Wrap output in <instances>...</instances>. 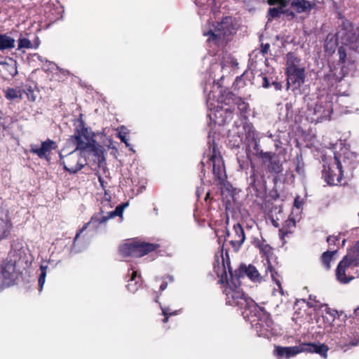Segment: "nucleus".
Returning a JSON list of instances; mask_svg holds the SVG:
<instances>
[{
  "label": "nucleus",
  "instance_id": "6ab92c4d",
  "mask_svg": "<svg viewBox=\"0 0 359 359\" xmlns=\"http://www.w3.org/2000/svg\"><path fill=\"white\" fill-rule=\"evenodd\" d=\"M13 229V224L8 212L0 210V241L8 239Z\"/></svg>",
  "mask_w": 359,
  "mask_h": 359
},
{
  "label": "nucleus",
  "instance_id": "c03bdc74",
  "mask_svg": "<svg viewBox=\"0 0 359 359\" xmlns=\"http://www.w3.org/2000/svg\"><path fill=\"white\" fill-rule=\"evenodd\" d=\"M255 328L257 329L259 333V336L264 334V332L268 331L267 327H264L262 320L261 319H258L257 322L255 324Z\"/></svg>",
  "mask_w": 359,
  "mask_h": 359
},
{
  "label": "nucleus",
  "instance_id": "680f3d73",
  "mask_svg": "<svg viewBox=\"0 0 359 359\" xmlns=\"http://www.w3.org/2000/svg\"><path fill=\"white\" fill-rule=\"evenodd\" d=\"M273 225L275 226V227H278L279 226L278 223L276 221H273Z\"/></svg>",
  "mask_w": 359,
  "mask_h": 359
},
{
  "label": "nucleus",
  "instance_id": "6e6552de",
  "mask_svg": "<svg viewBox=\"0 0 359 359\" xmlns=\"http://www.w3.org/2000/svg\"><path fill=\"white\" fill-rule=\"evenodd\" d=\"M208 160L206 163L212 165V172L215 180L218 181L220 185L224 184L226 180L225 168L222 157L217 147V144L213 141L212 145L209 146V151L207 154Z\"/></svg>",
  "mask_w": 359,
  "mask_h": 359
},
{
  "label": "nucleus",
  "instance_id": "f3484780",
  "mask_svg": "<svg viewBox=\"0 0 359 359\" xmlns=\"http://www.w3.org/2000/svg\"><path fill=\"white\" fill-rule=\"evenodd\" d=\"M287 76V89L290 86L294 88H299L305 81V67L297 68L291 70H285Z\"/></svg>",
  "mask_w": 359,
  "mask_h": 359
},
{
  "label": "nucleus",
  "instance_id": "b1692460",
  "mask_svg": "<svg viewBox=\"0 0 359 359\" xmlns=\"http://www.w3.org/2000/svg\"><path fill=\"white\" fill-rule=\"evenodd\" d=\"M304 352L316 353L324 358L327 357L328 346L325 344L302 343Z\"/></svg>",
  "mask_w": 359,
  "mask_h": 359
},
{
  "label": "nucleus",
  "instance_id": "bb28decb",
  "mask_svg": "<svg viewBox=\"0 0 359 359\" xmlns=\"http://www.w3.org/2000/svg\"><path fill=\"white\" fill-rule=\"evenodd\" d=\"M338 41H339L335 35L332 34H328L325 40L324 50L328 56H332L338 46Z\"/></svg>",
  "mask_w": 359,
  "mask_h": 359
},
{
  "label": "nucleus",
  "instance_id": "e2e57ef3",
  "mask_svg": "<svg viewBox=\"0 0 359 359\" xmlns=\"http://www.w3.org/2000/svg\"><path fill=\"white\" fill-rule=\"evenodd\" d=\"M283 2H285V7L288 5L289 4V0H281Z\"/></svg>",
  "mask_w": 359,
  "mask_h": 359
},
{
  "label": "nucleus",
  "instance_id": "7ed1b4c3",
  "mask_svg": "<svg viewBox=\"0 0 359 359\" xmlns=\"http://www.w3.org/2000/svg\"><path fill=\"white\" fill-rule=\"evenodd\" d=\"M236 95L231 91L224 90L217 99V110L215 114V122L219 125H224L233 118L235 111Z\"/></svg>",
  "mask_w": 359,
  "mask_h": 359
},
{
  "label": "nucleus",
  "instance_id": "0e129e2a",
  "mask_svg": "<svg viewBox=\"0 0 359 359\" xmlns=\"http://www.w3.org/2000/svg\"><path fill=\"white\" fill-rule=\"evenodd\" d=\"M166 279H168L170 282H172L173 281V278L172 277H170V276H168L166 278Z\"/></svg>",
  "mask_w": 359,
  "mask_h": 359
},
{
  "label": "nucleus",
  "instance_id": "a211bd4d",
  "mask_svg": "<svg viewBox=\"0 0 359 359\" xmlns=\"http://www.w3.org/2000/svg\"><path fill=\"white\" fill-rule=\"evenodd\" d=\"M56 148V143L53 140L48 139L42 142L40 147L36 145H32L30 152L36 154L40 158L48 159L53 149Z\"/></svg>",
  "mask_w": 359,
  "mask_h": 359
},
{
  "label": "nucleus",
  "instance_id": "39448f33",
  "mask_svg": "<svg viewBox=\"0 0 359 359\" xmlns=\"http://www.w3.org/2000/svg\"><path fill=\"white\" fill-rule=\"evenodd\" d=\"M337 36L342 45L359 55V27H355L351 22L344 20Z\"/></svg>",
  "mask_w": 359,
  "mask_h": 359
},
{
  "label": "nucleus",
  "instance_id": "7c9ffc66",
  "mask_svg": "<svg viewBox=\"0 0 359 359\" xmlns=\"http://www.w3.org/2000/svg\"><path fill=\"white\" fill-rule=\"evenodd\" d=\"M355 266H359V241L350 249L344 257Z\"/></svg>",
  "mask_w": 359,
  "mask_h": 359
},
{
  "label": "nucleus",
  "instance_id": "5701e85b",
  "mask_svg": "<svg viewBox=\"0 0 359 359\" xmlns=\"http://www.w3.org/2000/svg\"><path fill=\"white\" fill-rule=\"evenodd\" d=\"M119 254L123 258L129 257H137V245L136 240L133 239L127 243L121 244L118 247Z\"/></svg>",
  "mask_w": 359,
  "mask_h": 359
},
{
  "label": "nucleus",
  "instance_id": "aec40b11",
  "mask_svg": "<svg viewBox=\"0 0 359 359\" xmlns=\"http://www.w3.org/2000/svg\"><path fill=\"white\" fill-rule=\"evenodd\" d=\"M303 344H300L299 346H276L274 350V354L278 358H282L283 357L290 358L294 357L296 355L304 352Z\"/></svg>",
  "mask_w": 359,
  "mask_h": 359
},
{
  "label": "nucleus",
  "instance_id": "bf43d9fd",
  "mask_svg": "<svg viewBox=\"0 0 359 359\" xmlns=\"http://www.w3.org/2000/svg\"><path fill=\"white\" fill-rule=\"evenodd\" d=\"M271 85L274 87V88L277 90H281L282 88V85L280 83L275 81H273Z\"/></svg>",
  "mask_w": 359,
  "mask_h": 359
},
{
  "label": "nucleus",
  "instance_id": "c756f323",
  "mask_svg": "<svg viewBox=\"0 0 359 359\" xmlns=\"http://www.w3.org/2000/svg\"><path fill=\"white\" fill-rule=\"evenodd\" d=\"M15 46V40L8 34H0V51L12 50Z\"/></svg>",
  "mask_w": 359,
  "mask_h": 359
},
{
  "label": "nucleus",
  "instance_id": "338daca9",
  "mask_svg": "<svg viewBox=\"0 0 359 359\" xmlns=\"http://www.w3.org/2000/svg\"><path fill=\"white\" fill-rule=\"evenodd\" d=\"M158 299H159V296L157 295L156 297L155 298V300H154L155 302L158 303Z\"/></svg>",
  "mask_w": 359,
  "mask_h": 359
},
{
  "label": "nucleus",
  "instance_id": "0eeeda50",
  "mask_svg": "<svg viewBox=\"0 0 359 359\" xmlns=\"http://www.w3.org/2000/svg\"><path fill=\"white\" fill-rule=\"evenodd\" d=\"M236 25L233 19L230 16L223 18L222 20L217 23L215 30H210L204 35H209L208 41L214 42L215 45L219 46L221 41H228L230 37L236 33Z\"/></svg>",
  "mask_w": 359,
  "mask_h": 359
},
{
  "label": "nucleus",
  "instance_id": "052dcab7",
  "mask_svg": "<svg viewBox=\"0 0 359 359\" xmlns=\"http://www.w3.org/2000/svg\"><path fill=\"white\" fill-rule=\"evenodd\" d=\"M61 74H62L64 76H67L69 74V72L68 71L62 70L61 71Z\"/></svg>",
  "mask_w": 359,
  "mask_h": 359
},
{
  "label": "nucleus",
  "instance_id": "864d4df0",
  "mask_svg": "<svg viewBox=\"0 0 359 359\" xmlns=\"http://www.w3.org/2000/svg\"><path fill=\"white\" fill-rule=\"evenodd\" d=\"M326 313L330 314L333 318H335L336 316L338 315V312L337 310L332 309L330 308H326L325 309Z\"/></svg>",
  "mask_w": 359,
  "mask_h": 359
},
{
  "label": "nucleus",
  "instance_id": "423d86ee",
  "mask_svg": "<svg viewBox=\"0 0 359 359\" xmlns=\"http://www.w3.org/2000/svg\"><path fill=\"white\" fill-rule=\"evenodd\" d=\"M94 133L86 126L84 121L80 118L76 126L74 134L71 136L72 143L76 146L75 149L86 154L88 148L95 141Z\"/></svg>",
  "mask_w": 359,
  "mask_h": 359
},
{
  "label": "nucleus",
  "instance_id": "cd10ccee",
  "mask_svg": "<svg viewBox=\"0 0 359 359\" xmlns=\"http://www.w3.org/2000/svg\"><path fill=\"white\" fill-rule=\"evenodd\" d=\"M128 275L130 276V278L126 285L127 290L132 293H135L140 287L142 283L137 280V272L136 271L130 269L128 271ZM138 279H140V276H138Z\"/></svg>",
  "mask_w": 359,
  "mask_h": 359
},
{
  "label": "nucleus",
  "instance_id": "e433bc0d",
  "mask_svg": "<svg viewBox=\"0 0 359 359\" xmlns=\"http://www.w3.org/2000/svg\"><path fill=\"white\" fill-rule=\"evenodd\" d=\"M258 248L260 250V252L266 257L267 263L270 262L269 257L272 255L273 248L269 244L266 243L265 241H262L260 243L258 244Z\"/></svg>",
  "mask_w": 359,
  "mask_h": 359
},
{
  "label": "nucleus",
  "instance_id": "20e7f679",
  "mask_svg": "<svg viewBox=\"0 0 359 359\" xmlns=\"http://www.w3.org/2000/svg\"><path fill=\"white\" fill-rule=\"evenodd\" d=\"M128 205V203H121L117 205L114 210L109 212L106 215H104V211L100 208V212L95 213L90 219L89 222L86 223L81 229H80L74 239L73 244H75L76 240L89 226H91L94 229H97L101 225L106 224L110 219L115 217H123L124 209Z\"/></svg>",
  "mask_w": 359,
  "mask_h": 359
},
{
  "label": "nucleus",
  "instance_id": "dca6fc26",
  "mask_svg": "<svg viewBox=\"0 0 359 359\" xmlns=\"http://www.w3.org/2000/svg\"><path fill=\"white\" fill-rule=\"evenodd\" d=\"M248 180V194L256 197H262L264 194L263 189L264 176L258 173L255 168H252Z\"/></svg>",
  "mask_w": 359,
  "mask_h": 359
},
{
  "label": "nucleus",
  "instance_id": "5fc2aeb1",
  "mask_svg": "<svg viewBox=\"0 0 359 359\" xmlns=\"http://www.w3.org/2000/svg\"><path fill=\"white\" fill-rule=\"evenodd\" d=\"M200 165H201V177L203 179V177H205V163L204 161V159H202V161L200 163Z\"/></svg>",
  "mask_w": 359,
  "mask_h": 359
},
{
  "label": "nucleus",
  "instance_id": "c9c22d12",
  "mask_svg": "<svg viewBox=\"0 0 359 359\" xmlns=\"http://www.w3.org/2000/svg\"><path fill=\"white\" fill-rule=\"evenodd\" d=\"M243 128L245 131V138L248 141L256 139V131L252 123L245 122Z\"/></svg>",
  "mask_w": 359,
  "mask_h": 359
},
{
  "label": "nucleus",
  "instance_id": "a18cd8bd",
  "mask_svg": "<svg viewBox=\"0 0 359 359\" xmlns=\"http://www.w3.org/2000/svg\"><path fill=\"white\" fill-rule=\"evenodd\" d=\"M31 42L27 39H22L19 40L18 48H30Z\"/></svg>",
  "mask_w": 359,
  "mask_h": 359
},
{
  "label": "nucleus",
  "instance_id": "393cba45",
  "mask_svg": "<svg viewBox=\"0 0 359 359\" xmlns=\"http://www.w3.org/2000/svg\"><path fill=\"white\" fill-rule=\"evenodd\" d=\"M296 228V222L293 218L286 219L283 226L279 229V236L283 243H286L285 238L292 234Z\"/></svg>",
  "mask_w": 359,
  "mask_h": 359
},
{
  "label": "nucleus",
  "instance_id": "72a5a7b5",
  "mask_svg": "<svg viewBox=\"0 0 359 359\" xmlns=\"http://www.w3.org/2000/svg\"><path fill=\"white\" fill-rule=\"evenodd\" d=\"M4 95L8 100H13L17 98L21 100L22 98V90L13 88H8L4 90Z\"/></svg>",
  "mask_w": 359,
  "mask_h": 359
},
{
  "label": "nucleus",
  "instance_id": "ea45409f",
  "mask_svg": "<svg viewBox=\"0 0 359 359\" xmlns=\"http://www.w3.org/2000/svg\"><path fill=\"white\" fill-rule=\"evenodd\" d=\"M160 304V307L161 309V311H162V314L164 316V318L162 320V322L163 323H167L169 320V318L172 316H176L179 313V312L180 311V310H175L174 311L173 313H170V308L168 307H163L161 304V303H159Z\"/></svg>",
  "mask_w": 359,
  "mask_h": 359
},
{
  "label": "nucleus",
  "instance_id": "ddd939ff",
  "mask_svg": "<svg viewBox=\"0 0 359 359\" xmlns=\"http://www.w3.org/2000/svg\"><path fill=\"white\" fill-rule=\"evenodd\" d=\"M344 69V66H330L328 72L325 74L322 78L323 88L331 90L338 83L341 82L346 75Z\"/></svg>",
  "mask_w": 359,
  "mask_h": 359
},
{
  "label": "nucleus",
  "instance_id": "09e8293b",
  "mask_svg": "<svg viewBox=\"0 0 359 359\" xmlns=\"http://www.w3.org/2000/svg\"><path fill=\"white\" fill-rule=\"evenodd\" d=\"M270 50V44L266 43H262L261 45V53L264 55L269 53Z\"/></svg>",
  "mask_w": 359,
  "mask_h": 359
},
{
  "label": "nucleus",
  "instance_id": "4d7b16f0",
  "mask_svg": "<svg viewBox=\"0 0 359 359\" xmlns=\"http://www.w3.org/2000/svg\"><path fill=\"white\" fill-rule=\"evenodd\" d=\"M262 86L264 88H269L270 86V81L269 80V79L266 77V76H263L262 77Z\"/></svg>",
  "mask_w": 359,
  "mask_h": 359
},
{
  "label": "nucleus",
  "instance_id": "9d476101",
  "mask_svg": "<svg viewBox=\"0 0 359 359\" xmlns=\"http://www.w3.org/2000/svg\"><path fill=\"white\" fill-rule=\"evenodd\" d=\"M60 163L70 174H76L87 164L86 154L76 149L65 156L60 154Z\"/></svg>",
  "mask_w": 359,
  "mask_h": 359
},
{
  "label": "nucleus",
  "instance_id": "2f4dec72",
  "mask_svg": "<svg viewBox=\"0 0 359 359\" xmlns=\"http://www.w3.org/2000/svg\"><path fill=\"white\" fill-rule=\"evenodd\" d=\"M337 252V250H327L324 252L320 257L321 265L325 271H329L331 269V262L334 256Z\"/></svg>",
  "mask_w": 359,
  "mask_h": 359
},
{
  "label": "nucleus",
  "instance_id": "58836bf2",
  "mask_svg": "<svg viewBox=\"0 0 359 359\" xmlns=\"http://www.w3.org/2000/svg\"><path fill=\"white\" fill-rule=\"evenodd\" d=\"M346 47L341 44V46L338 48V55H339V62L342 65L341 66L344 67V64L347 62V52Z\"/></svg>",
  "mask_w": 359,
  "mask_h": 359
},
{
  "label": "nucleus",
  "instance_id": "603ef678",
  "mask_svg": "<svg viewBox=\"0 0 359 359\" xmlns=\"http://www.w3.org/2000/svg\"><path fill=\"white\" fill-rule=\"evenodd\" d=\"M118 137H119V139L121 140V141L122 142L125 143L126 147H129L130 146V144L128 143V140L126 138V133H118Z\"/></svg>",
  "mask_w": 359,
  "mask_h": 359
},
{
  "label": "nucleus",
  "instance_id": "a19ab883",
  "mask_svg": "<svg viewBox=\"0 0 359 359\" xmlns=\"http://www.w3.org/2000/svg\"><path fill=\"white\" fill-rule=\"evenodd\" d=\"M268 266L266 268V272H270L271 276L273 279V280L276 283V285L280 287L281 283L280 280L278 279L279 275L277 271H276L275 269L271 265V262L267 263Z\"/></svg>",
  "mask_w": 359,
  "mask_h": 359
},
{
  "label": "nucleus",
  "instance_id": "473e14b6",
  "mask_svg": "<svg viewBox=\"0 0 359 359\" xmlns=\"http://www.w3.org/2000/svg\"><path fill=\"white\" fill-rule=\"evenodd\" d=\"M291 6L296 8L297 13H302L307 9H311L310 2L306 0H293Z\"/></svg>",
  "mask_w": 359,
  "mask_h": 359
},
{
  "label": "nucleus",
  "instance_id": "49530a36",
  "mask_svg": "<svg viewBox=\"0 0 359 359\" xmlns=\"http://www.w3.org/2000/svg\"><path fill=\"white\" fill-rule=\"evenodd\" d=\"M327 242L330 246L332 245H337V243L339 242V237L334 236H329L327 238Z\"/></svg>",
  "mask_w": 359,
  "mask_h": 359
},
{
  "label": "nucleus",
  "instance_id": "4468645a",
  "mask_svg": "<svg viewBox=\"0 0 359 359\" xmlns=\"http://www.w3.org/2000/svg\"><path fill=\"white\" fill-rule=\"evenodd\" d=\"M355 265L351 263L346 258L339 262L336 269V278L338 281L343 284H347L355 278Z\"/></svg>",
  "mask_w": 359,
  "mask_h": 359
},
{
  "label": "nucleus",
  "instance_id": "4be33fe9",
  "mask_svg": "<svg viewBox=\"0 0 359 359\" xmlns=\"http://www.w3.org/2000/svg\"><path fill=\"white\" fill-rule=\"evenodd\" d=\"M136 240L137 245V257H142L149 253L156 251L160 248V245L157 243H151L143 241L142 240Z\"/></svg>",
  "mask_w": 359,
  "mask_h": 359
},
{
  "label": "nucleus",
  "instance_id": "37998d69",
  "mask_svg": "<svg viewBox=\"0 0 359 359\" xmlns=\"http://www.w3.org/2000/svg\"><path fill=\"white\" fill-rule=\"evenodd\" d=\"M25 93L27 95V99L29 101L34 102L36 100V95L32 86H29L27 87L24 90H22V93Z\"/></svg>",
  "mask_w": 359,
  "mask_h": 359
},
{
  "label": "nucleus",
  "instance_id": "1a4fd4ad",
  "mask_svg": "<svg viewBox=\"0 0 359 359\" xmlns=\"http://www.w3.org/2000/svg\"><path fill=\"white\" fill-rule=\"evenodd\" d=\"M226 226H224V230L215 229V233L216 236L218 237V241L220 242L221 238L224 237V241L228 238L229 239V243L234 249V250L238 251L243 243L245 240V234L244 229L241 224L238 222L233 224V229L231 231H229L226 226L229 223V217L226 218Z\"/></svg>",
  "mask_w": 359,
  "mask_h": 359
},
{
  "label": "nucleus",
  "instance_id": "de8ad7c7",
  "mask_svg": "<svg viewBox=\"0 0 359 359\" xmlns=\"http://www.w3.org/2000/svg\"><path fill=\"white\" fill-rule=\"evenodd\" d=\"M296 172L299 175H304V163H301L299 161H297L296 168H295Z\"/></svg>",
  "mask_w": 359,
  "mask_h": 359
},
{
  "label": "nucleus",
  "instance_id": "79ce46f5",
  "mask_svg": "<svg viewBox=\"0 0 359 359\" xmlns=\"http://www.w3.org/2000/svg\"><path fill=\"white\" fill-rule=\"evenodd\" d=\"M46 268H47L46 266H44L42 265L40 266L41 274H40V276L39 277V280H38L39 290H41V289L44 285V283H45L46 276Z\"/></svg>",
  "mask_w": 359,
  "mask_h": 359
},
{
  "label": "nucleus",
  "instance_id": "3c124183",
  "mask_svg": "<svg viewBox=\"0 0 359 359\" xmlns=\"http://www.w3.org/2000/svg\"><path fill=\"white\" fill-rule=\"evenodd\" d=\"M359 344V335L356 334V336H354L353 339H351L348 341V345L351 346H357Z\"/></svg>",
  "mask_w": 359,
  "mask_h": 359
},
{
  "label": "nucleus",
  "instance_id": "412c9836",
  "mask_svg": "<svg viewBox=\"0 0 359 359\" xmlns=\"http://www.w3.org/2000/svg\"><path fill=\"white\" fill-rule=\"evenodd\" d=\"M86 154H93L95 157L94 161L99 167H101L105 162L104 149L95 140L88 148V150L86 151Z\"/></svg>",
  "mask_w": 359,
  "mask_h": 359
},
{
  "label": "nucleus",
  "instance_id": "774afa93",
  "mask_svg": "<svg viewBox=\"0 0 359 359\" xmlns=\"http://www.w3.org/2000/svg\"><path fill=\"white\" fill-rule=\"evenodd\" d=\"M99 181L101 184H102L103 180L100 177H99Z\"/></svg>",
  "mask_w": 359,
  "mask_h": 359
},
{
  "label": "nucleus",
  "instance_id": "69168bd1",
  "mask_svg": "<svg viewBox=\"0 0 359 359\" xmlns=\"http://www.w3.org/2000/svg\"><path fill=\"white\" fill-rule=\"evenodd\" d=\"M210 197V193H207L206 196H205V200L207 201L208 198Z\"/></svg>",
  "mask_w": 359,
  "mask_h": 359
},
{
  "label": "nucleus",
  "instance_id": "8fccbe9b",
  "mask_svg": "<svg viewBox=\"0 0 359 359\" xmlns=\"http://www.w3.org/2000/svg\"><path fill=\"white\" fill-rule=\"evenodd\" d=\"M268 4L272 5H279V6L285 7V2H283L281 0H268Z\"/></svg>",
  "mask_w": 359,
  "mask_h": 359
},
{
  "label": "nucleus",
  "instance_id": "2eb2a0df",
  "mask_svg": "<svg viewBox=\"0 0 359 359\" xmlns=\"http://www.w3.org/2000/svg\"><path fill=\"white\" fill-rule=\"evenodd\" d=\"M259 157L264 164L266 163V169L267 172L273 175H278L283 171V165L280 156L274 152L259 153Z\"/></svg>",
  "mask_w": 359,
  "mask_h": 359
},
{
  "label": "nucleus",
  "instance_id": "4c0bfd02",
  "mask_svg": "<svg viewBox=\"0 0 359 359\" xmlns=\"http://www.w3.org/2000/svg\"><path fill=\"white\" fill-rule=\"evenodd\" d=\"M285 7L278 6V8H270L268 14L272 18H279L283 13H288L289 10H285Z\"/></svg>",
  "mask_w": 359,
  "mask_h": 359
},
{
  "label": "nucleus",
  "instance_id": "a878e982",
  "mask_svg": "<svg viewBox=\"0 0 359 359\" xmlns=\"http://www.w3.org/2000/svg\"><path fill=\"white\" fill-rule=\"evenodd\" d=\"M285 70H291L297 68H304L302 64V60L298 57L296 53L289 52L285 55Z\"/></svg>",
  "mask_w": 359,
  "mask_h": 359
},
{
  "label": "nucleus",
  "instance_id": "6e6d98bb",
  "mask_svg": "<svg viewBox=\"0 0 359 359\" xmlns=\"http://www.w3.org/2000/svg\"><path fill=\"white\" fill-rule=\"evenodd\" d=\"M286 176L287 177V181L292 182L294 180V175L292 171H286Z\"/></svg>",
  "mask_w": 359,
  "mask_h": 359
},
{
  "label": "nucleus",
  "instance_id": "f704fd0d",
  "mask_svg": "<svg viewBox=\"0 0 359 359\" xmlns=\"http://www.w3.org/2000/svg\"><path fill=\"white\" fill-rule=\"evenodd\" d=\"M248 107V103L245 102L242 97H238V98H236L235 109L237 108L241 116H245L246 118Z\"/></svg>",
  "mask_w": 359,
  "mask_h": 359
},
{
  "label": "nucleus",
  "instance_id": "9b49d317",
  "mask_svg": "<svg viewBox=\"0 0 359 359\" xmlns=\"http://www.w3.org/2000/svg\"><path fill=\"white\" fill-rule=\"evenodd\" d=\"M309 111L312 114V122L321 123L330 121L333 113V104L327 97H321L318 99L313 109Z\"/></svg>",
  "mask_w": 359,
  "mask_h": 359
},
{
  "label": "nucleus",
  "instance_id": "f03ea898",
  "mask_svg": "<svg viewBox=\"0 0 359 359\" xmlns=\"http://www.w3.org/2000/svg\"><path fill=\"white\" fill-rule=\"evenodd\" d=\"M27 254L22 248H12L6 259L0 264V271L8 286L16 283L20 272L19 268L27 262Z\"/></svg>",
  "mask_w": 359,
  "mask_h": 359
},
{
  "label": "nucleus",
  "instance_id": "f8f14e48",
  "mask_svg": "<svg viewBox=\"0 0 359 359\" xmlns=\"http://www.w3.org/2000/svg\"><path fill=\"white\" fill-rule=\"evenodd\" d=\"M344 173L340 160L336 156L334 161L323 165L322 177L330 186L338 185L341 183Z\"/></svg>",
  "mask_w": 359,
  "mask_h": 359
},
{
  "label": "nucleus",
  "instance_id": "f257e3e1",
  "mask_svg": "<svg viewBox=\"0 0 359 359\" xmlns=\"http://www.w3.org/2000/svg\"><path fill=\"white\" fill-rule=\"evenodd\" d=\"M213 269L219 278L218 283L224 287V294L226 295V304L237 306L242 310L245 318L259 317L264 309L258 304L241 288V279L247 276L254 283H261L262 276L256 267L252 264H241L239 267L233 271L231 266L228 252L224 257L223 248L221 252L215 255Z\"/></svg>",
  "mask_w": 359,
  "mask_h": 359
},
{
  "label": "nucleus",
  "instance_id": "c85d7f7f",
  "mask_svg": "<svg viewBox=\"0 0 359 359\" xmlns=\"http://www.w3.org/2000/svg\"><path fill=\"white\" fill-rule=\"evenodd\" d=\"M0 65L2 66L6 76H15L18 74L16 60L9 58V62L0 61Z\"/></svg>",
  "mask_w": 359,
  "mask_h": 359
},
{
  "label": "nucleus",
  "instance_id": "13d9d810",
  "mask_svg": "<svg viewBox=\"0 0 359 359\" xmlns=\"http://www.w3.org/2000/svg\"><path fill=\"white\" fill-rule=\"evenodd\" d=\"M168 285V282L167 280H165V279H164L160 285V288H159L160 292H163V290H165L167 288Z\"/></svg>",
  "mask_w": 359,
  "mask_h": 359
}]
</instances>
